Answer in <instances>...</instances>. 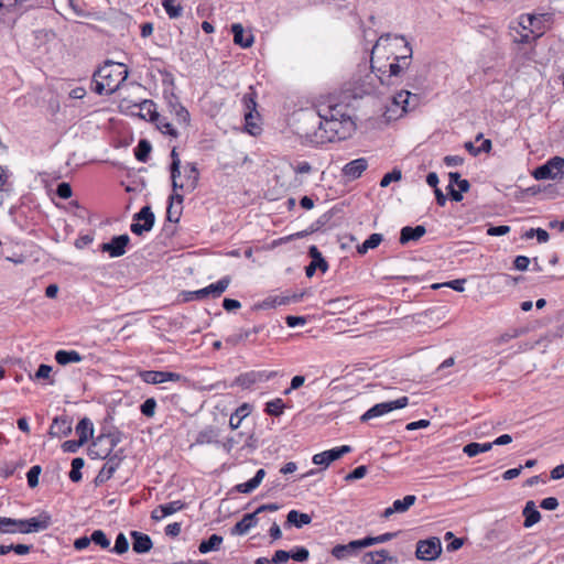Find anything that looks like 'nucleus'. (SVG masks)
I'll return each instance as SVG.
<instances>
[{
	"label": "nucleus",
	"instance_id": "nucleus-1",
	"mask_svg": "<svg viewBox=\"0 0 564 564\" xmlns=\"http://www.w3.org/2000/svg\"><path fill=\"white\" fill-rule=\"evenodd\" d=\"M303 137L305 143L311 145H322L327 142H335L348 138L355 130V123L351 119H340L321 117L315 111L304 115Z\"/></svg>",
	"mask_w": 564,
	"mask_h": 564
},
{
	"label": "nucleus",
	"instance_id": "nucleus-2",
	"mask_svg": "<svg viewBox=\"0 0 564 564\" xmlns=\"http://www.w3.org/2000/svg\"><path fill=\"white\" fill-rule=\"evenodd\" d=\"M129 70L122 63L107 61L93 76L94 91L98 95H111L128 78Z\"/></svg>",
	"mask_w": 564,
	"mask_h": 564
},
{
	"label": "nucleus",
	"instance_id": "nucleus-3",
	"mask_svg": "<svg viewBox=\"0 0 564 564\" xmlns=\"http://www.w3.org/2000/svg\"><path fill=\"white\" fill-rule=\"evenodd\" d=\"M52 517L48 512L42 511L39 516L30 519H12L0 517V533H32L48 529Z\"/></svg>",
	"mask_w": 564,
	"mask_h": 564
},
{
	"label": "nucleus",
	"instance_id": "nucleus-4",
	"mask_svg": "<svg viewBox=\"0 0 564 564\" xmlns=\"http://www.w3.org/2000/svg\"><path fill=\"white\" fill-rule=\"evenodd\" d=\"M229 284L230 278L224 276L216 283H212L200 290L184 292V301L203 300L207 296H212L214 299L219 297L227 290Z\"/></svg>",
	"mask_w": 564,
	"mask_h": 564
},
{
	"label": "nucleus",
	"instance_id": "nucleus-5",
	"mask_svg": "<svg viewBox=\"0 0 564 564\" xmlns=\"http://www.w3.org/2000/svg\"><path fill=\"white\" fill-rule=\"evenodd\" d=\"M409 404V398L408 397H401L393 401L388 402H381L375 404L372 408H370L368 411H366L360 420L361 422H367L373 417L381 416L383 414H387L393 410L402 409Z\"/></svg>",
	"mask_w": 564,
	"mask_h": 564
},
{
	"label": "nucleus",
	"instance_id": "nucleus-6",
	"mask_svg": "<svg viewBox=\"0 0 564 564\" xmlns=\"http://www.w3.org/2000/svg\"><path fill=\"white\" fill-rule=\"evenodd\" d=\"M564 159L561 156H553L546 161L543 165L538 166L533 171V177L535 180H555L557 176L563 174Z\"/></svg>",
	"mask_w": 564,
	"mask_h": 564
},
{
	"label": "nucleus",
	"instance_id": "nucleus-7",
	"mask_svg": "<svg viewBox=\"0 0 564 564\" xmlns=\"http://www.w3.org/2000/svg\"><path fill=\"white\" fill-rule=\"evenodd\" d=\"M442 553L441 540L436 536L416 543L415 556L421 561H434Z\"/></svg>",
	"mask_w": 564,
	"mask_h": 564
},
{
	"label": "nucleus",
	"instance_id": "nucleus-8",
	"mask_svg": "<svg viewBox=\"0 0 564 564\" xmlns=\"http://www.w3.org/2000/svg\"><path fill=\"white\" fill-rule=\"evenodd\" d=\"M133 223L130 226L134 235L142 236L143 232L150 231L155 221V216L150 206H143L140 212L133 216Z\"/></svg>",
	"mask_w": 564,
	"mask_h": 564
},
{
	"label": "nucleus",
	"instance_id": "nucleus-9",
	"mask_svg": "<svg viewBox=\"0 0 564 564\" xmlns=\"http://www.w3.org/2000/svg\"><path fill=\"white\" fill-rule=\"evenodd\" d=\"M129 242L130 238L127 234L115 236L110 241L104 242L100 246V250L108 253L111 258H118L126 253Z\"/></svg>",
	"mask_w": 564,
	"mask_h": 564
},
{
	"label": "nucleus",
	"instance_id": "nucleus-10",
	"mask_svg": "<svg viewBox=\"0 0 564 564\" xmlns=\"http://www.w3.org/2000/svg\"><path fill=\"white\" fill-rule=\"evenodd\" d=\"M350 452L351 447L349 445L334 447L332 449L315 454L313 456V463L316 465H324L325 467H327L329 464L339 459L345 454H348Z\"/></svg>",
	"mask_w": 564,
	"mask_h": 564
},
{
	"label": "nucleus",
	"instance_id": "nucleus-11",
	"mask_svg": "<svg viewBox=\"0 0 564 564\" xmlns=\"http://www.w3.org/2000/svg\"><path fill=\"white\" fill-rule=\"evenodd\" d=\"M275 376L274 371H249L238 376L235 383L243 389H249L257 382H262L271 379Z\"/></svg>",
	"mask_w": 564,
	"mask_h": 564
},
{
	"label": "nucleus",
	"instance_id": "nucleus-12",
	"mask_svg": "<svg viewBox=\"0 0 564 564\" xmlns=\"http://www.w3.org/2000/svg\"><path fill=\"white\" fill-rule=\"evenodd\" d=\"M308 256L312 258V261L305 268V273L307 278H312L317 269L321 270L323 273L327 271L328 264L316 246L310 247Z\"/></svg>",
	"mask_w": 564,
	"mask_h": 564
},
{
	"label": "nucleus",
	"instance_id": "nucleus-13",
	"mask_svg": "<svg viewBox=\"0 0 564 564\" xmlns=\"http://www.w3.org/2000/svg\"><path fill=\"white\" fill-rule=\"evenodd\" d=\"M393 105L401 108V115L414 109L419 104V96L409 90H401L393 96Z\"/></svg>",
	"mask_w": 564,
	"mask_h": 564
},
{
	"label": "nucleus",
	"instance_id": "nucleus-14",
	"mask_svg": "<svg viewBox=\"0 0 564 564\" xmlns=\"http://www.w3.org/2000/svg\"><path fill=\"white\" fill-rule=\"evenodd\" d=\"M368 161L365 158L352 160L341 169L343 176L348 180H356L367 170Z\"/></svg>",
	"mask_w": 564,
	"mask_h": 564
},
{
	"label": "nucleus",
	"instance_id": "nucleus-15",
	"mask_svg": "<svg viewBox=\"0 0 564 564\" xmlns=\"http://www.w3.org/2000/svg\"><path fill=\"white\" fill-rule=\"evenodd\" d=\"M364 549L362 540H354L348 544H337L332 550V555L337 560L347 558Z\"/></svg>",
	"mask_w": 564,
	"mask_h": 564
},
{
	"label": "nucleus",
	"instance_id": "nucleus-16",
	"mask_svg": "<svg viewBox=\"0 0 564 564\" xmlns=\"http://www.w3.org/2000/svg\"><path fill=\"white\" fill-rule=\"evenodd\" d=\"M73 421L67 415L56 416L50 427V435L53 437L67 436L72 432Z\"/></svg>",
	"mask_w": 564,
	"mask_h": 564
},
{
	"label": "nucleus",
	"instance_id": "nucleus-17",
	"mask_svg": "<svg viewBox=\"0 0 564 564\" xmlns=\"http://www.w3.org/2000/svg\"><path fill=\"white\" fill-rule=\"evenodd\" d=\"M387 562L389 564H397L398 558L395 556H391L384 549L367 552L362 556L364 564H386Z\"/></svg>",
	"mask_w": 564,
	"mask_h": 564
},
{
	"label": "nucleus",
	"instance_id": "nucleus-18",
	"mask_svg": "<svg viewBox=\"0 0 564 564\" xmlns=\"http://www.w3.org/2000/svg\"><path fill=\"white\" fill-rule=\"evenodd\" d=\"M166 101L170 108V112L174 115L178 123L187 124L189 122V112L184 106L181 105L178 98L171 94L169 97H166Z\"/></svg>",
	"mask_w": 564,
	"mask_h": 564
},
{
	"label": "nucleus",
	"instance_id": "nucleus-19",
	"mask_svg": "<svg viewBox=\"0 0 564 564\" xmlns=\"http://www.w3.org/2000/svg\"><path fill=\"white\" fill-rule=\"evenodd\" d=\"M120 462H121V457L118 455V453L110 456L108 458L107 463L99 470V473L96 477V481L102 484V482H106L107 480H109L113 476L117 468L119 467Z\"/></svg>",
	"mask_w": 564,
	"mask_h": 564
},
{
	"label": "nucleus",
	"instance_id": "nucleus-20",
	"mask_svg": "<svg viewBox=\"0 0 564 564\" xmlns=\"http://www.w3.org/2000/svg\"><path fill=\"white\" fill-rule=\"evenodd\" d=\"M404 53L395 57V62L389 65V72L391 76H398L403 68L410 65V58L412 57V47L408 42H404Z\"/></svg>",
	"mask_w": 564,
	"mask_h": 564
},
{
	"label": "nucleus",
	"instance_id": "nucleus-21",
	"mask_svg": "<svg viewBox=\"0 0 564 564\" xmlns=\"http://www.w3.org/2000/svg\"><path fill=\"white\" fill-rule=\"evenodd\" d=\"M132 539V550L138 554L148 553L152 546V540L151 538L142 532L139 531H131L130 533Z\"/></svg>",
	"mask_w": 564,
	"mask_h": 564
},
{
	"label": "nucleus",
	"instance_id": "nucleus-22",
	"mask_svg": "<svg viewBox=\"0 0 564 564\" xmlns=\"http://www.w3.org/2000/svg\"><path fill=\"white\" fill-rule=\"evenodd\" d=\"M256 511L243 514L242 519L231 528L232 535H243L258 523Z\"/></svg>",
	"mask_w": 564,
	"mask_h": 564
},
{
	"label": "nucleus",
	"instance_id": "nucleus-23",
	"mask_svg": "<svg viewBox=\"0 0 564 564\" xmlns=\"http://www.w3.org/2000/svg\"><path fill=\"white\" fill-rule=\"evenodd\" d=\"M426 232V229L422 225L415 227L405 226L400 231V243L406 245L410 241H417Z\"/></svg>",
	"mask_w": 564,
	"mask_h": 564
},
{
	"label": "nucleus",
	"instance_id": "nucleus-24",
	"mask_svg": "<svg viewBox=\"0 0 564 564\" xmlns=\"http://www.w3.org/2000/svg\"><path fill=\"white\" fill-rule=\"evenodd\" d=\"M522 514L524 517L523 527L531 528L541 520V513L533 500L527 501Z\"/></svg>",
	"mask_w": 564,
	"mask_h": 564
},
{
	"label": "nucleus",
	"instance_id": "nucleus-25",
	"mask_svg": "<svg viewBox=\"0 0 564 564\" xmlns=\"http://www.w3.org/2000/svg\"><path fill=\"white\" fill-rule=\"evenodd\" d=\"M265 476L264 469H259L256 475L248 481L235 486V490L240 494H250L259 487Z\"/></svg>",
	"mask_w": 564,
	"mask_h": 564
},
{
	"label": "nucleus",
	"instance_id": "nucleus-26",
	"mask_svg": "<svg viewBox=\"0 0 564 564\" xmlns=\"http://www.w3.org/2000/svg\"><path fill=\"white\" fill-rule=\"evenodd\" d=\"M184 171L186 178V191L194 192L198 186V181L200 176L197 164L194 162L187 163L184 166Z\"/></svg>",
	"mask_w": 564,
	"mask_h": 564
},
{
	"label": "nucleus",
	"instance_id": "nucleus-27",
	"mask_svg": "<svg viewBox=\"0 0 564 564\" xmlns=\"http://www.w3.org/2000/svg\"><path fill=\"white\" fill-rule=\"evenodd\" d=\"M312 522V517L307 513L300 512L297 510H291L286 516L285 527L302 528Z\"/></svg>",
	"mask_w": 564,
	"mask_h": 564
},
{
	"label": "nucleus",
	"instance_id": "nucleus-28",
	"mask_svg": "<svg viewBox=\"0 0 564 564\" xmlns=\"http://www.w3.org/2000/svg\"><path fill=\"white\" fill-rule=\"evenodd\" d=\"M140 117L149 119L151 122L158 121L160 113L156 111V105L150 99H145L139 104Z\"/></svg>",
	"mask_w": 564,
	"mask_h": 564
},
{
	"label": "nucleus",
	"instance_id": "nucleus-29",
	"mask_svg": "<svg viewBox=\"0 0 564 564\" xmlns=\"http://www.w3.org/2000/svg\"><path fill=\"white\" fill-rule=\"evenodd\" d=\"M297 300H299L297 295H293L292 297H290V296H272V297L265 299L260 304H258V307L262 308V310L274 308L276 306L286 305L290 302H297Z\"/></svg>",
	"mask_w": 564,
	"mask_h": 564
},
{
	"label": "nucleus",
	"instance_id": "nucleus-30",
	"mask_svg": "<svg viewBox=\"0 0 564 564\" xmlns=\"http://www.w3.org/2000/svg\"><path fill=\"white\" fill-rule=\"evenodd\" d=\"M231 32L234 35V42L241 47H250L253 43V36L249 35L245 37V30L241 24L235 23L231 25Z\"/></svg>",
	"mask_w": 564,
	"mask_h": 564
},
{
	"label": "nucleus",
	"instance_id": "nucleus-31",
	"mask_svg": "<svg viewBox=\"0 0 564 564\" xmlns=\"http://www.w3.org/2000/svg\"><path fill=\"white\" fill-rule=\"evenodd\" d=\"M55 360L61 366H66L72 362H80L83 356L76 350H57L55 354Z\"/></svg>",
	"mask_w": 564,
	"mask_h": 564
},
{
	"label": "nucleus",
	"instance_id": "nucleus-32",
	"mask_svg": "<svg viewBox=\"0 0 564 564\" xmlns=\"http://www.w3.org/2000/svg\"><path fill=\"white\" fill-rule=\"evenodd\" d=\"M76 433L78 440L85 444L94 434L93 422L88 417H83L76 426Z\"/></svg>",
	"mask_w": 564,
	"mask_h": 564
},
{
	"label": "nucleus",
	"instance_id": "nucleus-33",
	"mask_svg": "<svg viewBox=\"0 0 564 564\" xmlns=\"http://www.w3.org/2000/svg\"><path fill=\"white\" fill-rule=\"evenodd\" d=\"M224 539L221 535L218 534H212L208 540H204L198 545V551L202 554H206L213 551H218Z\"/></svg>",
	"mask_w": 564,
	"mask_h": 564
},
{
	"label": "nucleus",
	"instance_id": "nucleus-34",
	"mask_svg": "<svg viewBox=\"0 0 564 564\" xmlns=\"http://www.w3.org/2000/svg\"><path fill=\"white\" fill-rule=\"evenodd\" d=\"M256 99H257V93L254 91L253 87L250 86L249 91L246 93L241 99L243 109H245V113L250 112L251 115L259 116V113L257 111L258 104H257Z\"/></svg>",
	"mask_w": 564,
	"mask_h": 564
},
{
	"label": "nucleus",
	"instance_id": "nucleus-35",
	"mask_svg": "<svg viewBox=\"0 0 564 564\" xmlns=\"http://www.w3.org/2000/svg\"><path fill=\"white\" fill-rule=\"evenodd\" d=\"M263 328V325H258L250 329H241L237 335L228 337L227 343L238 344L242 340H250L253 335L262 332Z\"/></svg>",
	"mask_w": 564,
	"mask_h": 564
},
{
	"label": "nucleus",
	"instance_id": "nucleus-36",
	"mask_svg": "<svg viewBox=\"0 0 564 564\" xmlns=\"http://www.w3.org/2000/svg\"><path fill=\"white\" fill-rule=\"evenodd\" d=\"M492 448V443H476L471 442L463 447V453L468 457H475L480 453H486Z\"/></svg>",
	"mask_w": 564,
	"mask_h": 564
},
{
	"label": "nucleus",
	"instance_id": "nucleus-37",
	"mask_svg": "<svg viewBox=\"0 0 564 564\" xmlns=\"http://www.w3.org/2000/svg\"><path fill=\"white\" fill-rule=\"evenodd\" d=\"M250 413V406L249 404L245 403L242 404L241 406H239L234 414H231L230 419H229V426L231 430H237L240 424H241V421L248 416Z\"/></svg>",
	"mask_w": 564,
	"mask_h": 564
},
{
	"label": "nucleus",
	"instance_id": "nucleus-38",
	"mask_svg": "<svg viewBox=\"0 0 564 564\" xmlns=\"http://www.w3.org/2000/svg\"><path fill=\"white\" fill-rule=\"evenodd\" d=\"M151 150H152L151 143L145 139H141L139 141L137 148L134 149L135 159L139 162L145 163L149 159Z\"/></svg>",
	"mask_w": 564,
	"mask_h": 564
},
{
	"label": "nucleus",
	"instance_id": "nucleus-39",
	"mask_svg": "<svg viewBox=\"0 0 564 564\" xmlns=\"http://www.w3.org/2000/svg\"><path fill=\"white\" fill-rule=\"evenodd\" d=\"M381 241V234H371L360 246H358L357 251L360 254H365L369 249L378 247Z\"/></svg>",
	"mask_w": 564,
	"mask_h": 564
},
{
	"label": "nucleus",
	"instance_id": "nucleus-40",
	"mask_svg": "<svg viewBox=\"0 0 564 564\" xmlns=\"http://www.w3.org/2000/svg\"><path fill=\"white\" fill-rule=\"evenodd\" d=\"M259 116L251 115L250 112L245 113V129L251 135H258L261 133V127L257 122Z\"/></svg>",
	"mask_w": 564,
	"mask_h": 564
},
{
	"label": "nucleus",
	"instance_id": "nucleus-41",
	"mask_svg": "<svg viewBox=\"0 0 564 564\" xmlns=\"http://www.w3.org/2000/svg\"><path fill=\"white\" fill-rule=\"evenodd\" d=\"M162 6L170 19H177L183 13V8L177 0H162Z\"/></svg>",
	"mask_w": 564,
	"mask_h": 564
},
{
	"label": "nucleus",
	"instance_id": "nucleus-42",
	"mask_svg": "<svg viewBox=\"0 0 564 564\" xmlns=\"http://www.w3.org/2000/svg\"><path fill=\"white\" fill-rule=\"evenodd\" d=\"M184 507H185V503L182 502L181 500H175V501H171L165 505H160L159 506L160 518H165L167 516H171V514L175 513L176 511L184 509Z\"/></svg>",
	"mask_w": 564,
	"mask_h": 564
},
{
	"label": "nucleus",
	"instance_id": "nucleus-43",
	"mask_svg": "<svg viewBox=\"0 0 564 564\" xmlns=\"http://www.w3.org/2000/svg\"><path fill=\"white\" fill-rule=\"evenodd\" d=\"M398 535V532H388L378 536H366L362 540L364 547H368L375 544L384 543Z\"/></svg>",
	"mask_w": 564,
	"mask_h": 564
},
{
	"label": "nucleus",
	"instance_id": "nucleus-44",
	"mask_svg": "<svg viewBox=\"0 0 564 564\" xmlns=\"http://www.w3.org/2000/svg\"><path fill=\"white\" fill-rule=\"evenodd\" d=\"M416 501V497L414 495H408L403 499H398L393 501V507L397 513H403L408 511Z\"/></svg>",
	"mask_w": 564,
	"mask_h": 564
},
{
	"label": "nucleus",
	"instance_id": "nucleus-45",
	"mask_svg": "<svg viewBox=\"0 0 564 564\" xmlns=\"http://www.w3.org/2000/svg\"><path fill=\"white\" fill-rule=\"evenodd\" d=\"M285 403L282 399H273L265 404V412L271 416H280L283 413Z\"/></svg>",
	"mask_w": 564,
	"mask_h": 564
},
{
	"label": "nucleus",
	"instance_id": "nucleus-46",
	"mask_svg": "<svg viewBox=\"0 0 564 564\" xmlns=\"http://www.w3.org/2000/svg\"><path fill=\"white\" fill-rule=\"evenodd\" d=\"M315 113H318V116L321 117H328L332 115V117L334 118L351 119L348 115L343 112L341 107L339 105L328 106L325 109H319L318 111H315Z\"/></svg>",
	"mask_w": 564,
	"mask_h": 564
},
{
	"label": "nucleus",
	"instance_id": "nucleus-47",
	"mask_svg": "<svg viewBox=\"0 0 564 564\" xmlns=\"http://www.w3.org/2000/svg\"><path fill=\"white\" fill-rule=\"evenodd\" d=\"M90 541L95 545L107 550L110 547V540L108 539L107 534L102 530H95L90 534Z\"/></svg>",
	"mask_w": 564,
	"mask_h": 564
},
{
	"label": "nucleus",
	"instance_id": "nucleus-48",
	"mask_svg": "<svg viewBox=\"0 0 564 564\" xmlns=\"http://www.w3.org/2000/svg\"><path fill=\"white\" fill-rule=\"evenodd\" d=\"M141 379L149 384L163 383V371L145 370L140 373Z\"/></svg>",
	"mask_w": 564,
	"mask_h": 564
},
{
	"label": "nucleus",
	"instance_id": "nucleus-49",
	"mask_svg": "<svg viewBox=\"0 0 564 564\" xmlns=\"http://www.w3.org/2000/svg\"><path fill=\"white\" fill-rule=\"evenodd\" d=\"M85 460L82 457H76L72 460V469L69 471V479L74 482L82 480L83 475L80 469L84 467Z\"/></svg>",
	"mask_w": 564,
	"mask_h": 564
},
{
	"label": "nucleus",
	"instance_id": "nucleus-50",
	"mask_svg": "<svg viewBox=\"0 0 564 564\" xmlns=\"http://www.w3.org/2000/svg\"><path fill=\"white\" fill-rule=\"evenodd\" d=\"M104 438H107L110 445V448L107 453V455L104 457H108L110 452L121 442V433L115 432V433H108V434H101L97 437V440L94 442V446L97 444V442H101Z\"/></svg>",
	"mask_w": 564,
	"mask_h": 564
},
{
	"label": "nucleus",
	"instance_id": "nucleus-51",
	"mask_svg": "<svg viewBox=\"0 0 564 564\" xmlns=\"http://www.w3.org/2000/svg\"><path fill=\"white\" fill-rule=\"evenodd\" d=\"M217 438V433L214 429L208 427L200 431L196 437V444H212L215 443Z\"/></svg>",
	"mask_w": 564,
	"mask_h": 564
},
{
	"label": "nucleus",
	"instance_id": "nucleus-52",
	"mask_svg": "<svg viewBox=\"0 0 564 564\" xmlns=\"http://www.w3.org/2000/svg\"><path fill=\"white\" fill-rule=\"evenodd\" d=\"M156 128L164 134H169L173 138H176L178 135V132L176 129L165 118L159 116V120L154 121Z\"/></svg>",
	"mask_w": 564,
	"mask_h": 564
},
{
	"label": "nucleus",
	"instance_id": "nucleus-53",
	"mask_svg": "<svg viewBox=\"0 0 564 564\" xmlns=\"http://www.w3.org/2000/svg\"><path fill=\"white\" fill-rule=\"evenodd\" d=\"M129 550L128 539L123 533H119L115 541V546L110 550L116 554H123Z\"/></svg>",
	"mask_w": 564,
	"mask_h": 564
},
{
	"label": "nucleus",
	"instance_id": "nucleus-54",
	"mask_svg": "<svg viewBox=\"0 0 564 564\" xmlns=\"http://www.w3.org/2000/svg\"><path fill=\"white\" fill-rule=\"evenodd\" d=\"M289 553H290V558H293L294 561L300 562V563L306 562L310 556L308 550L304 546H296V547L292 549L291 551H289Z\"/></svg>",
	"mask_w": 564,
	"mask_h": 564
},
{
	"label": "nucleus",
	"instance_id": "nucleus-55",
	"mask_svg": "<svg viewBox=\"0 0 564 564\" xmlns=\"http://www.w3.org/2000/svg\"><path fill=\"white\" fill-rule=\"evenodd\" d=\"M28 0H0V13L11 12L13 9L22 7Z\"/></svg>",
	"mask_w": 564,
	"mask_h": 564
},
{
	"label": "nucleus",
	"instance_id": "nucleus-56",
	"mask_svg": "<svg viewBox=\"0 0 564 564\" xmlns=\"http://www.w3.org/2000/svg\"><path fill=\"white\" fill-rule=\"evenodd\" d=\"M42 471V468L40 465H34L30 468V470L26 474L28 485L31 488H35L39 485V476Z\"/></svg>",
	"mask_w": 564,
	"mask_h": 564
},
{
	"label": "nucleus",
	"instance_id": "nucleus-57",
	"mask_svg": "<svg viewBox=\"0 0 564 564\" xmlns=\"http://www.w3.org/2000/svg\"><path fill=\"white\" fill-rule=\"evenodd\" d=\"M156 401L153 398L147 399L140 406L141 413L147 417H152L155 413Z\"/></svg>",
	"mask_w": 564,
	"mask_h": 564
},
{
	"label": "nucleus",
	"instance_id": "nucleus-58",
	"mask_svg": "<svg viewBox=\"0 0 564 564\" xmlns=\"http://www.w3.org/2000/svg\"><path fill=\"white\" fill-rule=\"evenodd\" d=\"M368 473V468L365 465L356 467L352 471L345 476L346 481H354L364 478Z\"/></svg>",
	"mask_w": 564,
	"mask_h": 564
},
{
	"label": "nucleus",
	"instance_id": "nucleus-59",
	"mask_svg": "<svg viewBox=\"0 0 564 564\" xmlns=\"http://www.w3.org/2000/svg\"><path fill=\"white\" fill-rule=\"evenodd\" d=\"M402 174L400 170L394 169L392 172H389L383 175V177L380 181L381 187H387L391 182H395L401 180Z\"/></svg>",
	"mask_w": 564,
	"mask_h": 564
},
{
	"label": "nucleus",
	"instance_id": "nucleus-60",
	"mask_svg": "<svg viewBox=\"0 0 564 564\" xmlns=\"http://www.w3.org/2000/svg\"><path fill=\"white\" fill-rule=\"evenodd\" d=\"M465 282H466L465 279H456V280H452V281H448L443 284H434L433 289H438L441 286H448L457 292H463L465 290V288H464Z\"/></svg>",
	"mask_w": 564,
	"mask_h": 564
},
{
	"label": "nucleus",
	"instance_id": "nucleus-61",
	"mask_svg": "<svg viewBox=\"0 0 564 564\" xmlns=\"http://www.w3.org/2000/svg\"><path fill=\"white\" fill-rule=\"evenodd\" d=\"M84 443L79 440L75 441V440H69V441H65L63 444H62V449L65 452V453H76L78 451V448L80 446H83Z\"/></svg>",
	"mask_w": 564,
	"mask_h": 564
},
{
	"label": "nucleus",
	"instance_id": "nucleus-62",
	"mask_svg": "<svg viewBox=\"0 0 564 564\" xmlns=\"http://www.w3.org/2000/svg\"><path fill=\"white\" fill-rule=\"evenodd\" d=\"M72 187L68 183L63 182L57 185L56 194L63 199H67L72 196Z\"/></svg>",
	"mask_w": 564,
	"mask_h": 564
},
{
	"label": "nucleus",
	"instance_id": "nucleus-63",
	"mask_svg": "<svg viewBox=\"0 0 564 564\" xmlns=\"http://www.w3.org/2000/svg\"><path fill=\"white\" fill-rule=\"evenodd\" d=\"M510 232V227L507 225H500V226H490L487 229V235L489 236H503Z\"/></svg>",
	"mask_w": 564,
	"mask_h": 564
},
{
	"label": "nucleus",
	"instance_id": "nucleus-64",
	"mask_svg": "<svg viewBox=\"0 0 564 564\" xmlns=\"http://www.w3.org/2000/svg\"><path fill=\"white\" fill-rule=\"evenodd\" d=\"M273 564H284L290 560L289 551L278 550L272 556Z\"/></svg>",
	"mask_w": 564,
	"mask_h": 564
}]
</instances>
